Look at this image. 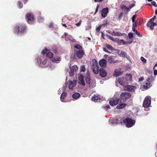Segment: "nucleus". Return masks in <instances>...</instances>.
I'll return each mask as SVG.
<instances>
[{
    "label": "nucleus",
    "mask_w": 157,
    "mask_h": 157,
    "mask_svg": "<svg viewBox=\"0 0 157 157\" xmlns=\"http://www.w3.org/2000/svg\"><path fill=\"white\" fill-rule=\"evenodd\" d=\"M26 30L27 27L24 24H19L15 26L14 28V33L17 34H24Z\"/></svg>",
    "instance_id": "1"
},
{
    "label": "nucleus",
    "mask_w": 157,
    "mask_h": 157,
    "mask_svg": "<svg viewBox=\"0 0 157 157\" xmlns=\"http://www.w3.org/2000/svg\"><path fill=\"white\" fill-rule=\"evenodd\" d=\"M85 55V53L83 50H75L71 57L73 59H77L82 58Z\"/></svg>",
    "instance_id": "2"
},
{
    "label": "nucleus",
    "mask_w": 157,
    "mask_h": 157,
    "mask_svg": "<svg viewBox=\"0 0 157 157\" xmlns=\"http://www.w3.org/2000/svg\"><path fill=\"white\" fill-rule=\"evenodd\" d=\"M115 122L117 124H121V125H125L128 127V117H120L115 119Z\"/></svg>",
    "instance_id": "3"
},
{
    "label": "nucleus",
    "mask_w": 157,
    "mask_h": 157,
    "mask_svg": "<svg viewBox=\"0 0 157 157\" xmlns=\"http://www.w3.org/2000/svg\"><path fill=\"white\" fill-rule=\"evenodd\" d=\"M119 83L125 87V90H128V80L126 78H122L118 79Z\"/></svg>",
    "instance_id": "4"
},
{
    "label": "nucleus",
    "mask_w": 157,
    "mask_h": 157,
    "mask_svg": "<svg viewBox=\"0 0 157 157\" xmlns=\"http://www.w3.org/2000/svg\"><path fill=\"white\" fill-rule=\"evenodd\" d=\"M151 103V98L150 96H147L143 102V106L145 108H148L150 106Z\"/></svg>",
    "instance_id": "5"
},
{
    "label": "nucleus",
    "mask_w": 157,
    "mask_h": 157,
    "mask_svg": "<svg viewBox=\"0 0 157 157\" xmlns=\"http://www.w3.org/2000/svg\"><path fill=\"white\" fill-rule=\"evenodd\" d=\"M120 99L118 98L113 97L110 99L109 103L111 106H114L120 102Z\"/></svg>",
    "instance_id": "6"
},
{
    "label": "nucleus",
    "mask_w": 157,
    "mask_h": 157,
    "mask_svg": "<svg viewBox=\"0 0 157 157\" xmlns=\"http://www.w3.org/2000/svg\"><path fill=\"white\" fill-rule=\"evenodd\" d=\"M147 81L148 82H147L146 83L145 85L142 86V87H141L143 90H147L150 88L152 86V84L150 83L151 82H152V81H151L150 78H148L147 79Z\"/></svg>",
    "instance_id": "7"
},
{
    "label": "nucleus",
    "mask_w": 157,
    "mask_h": 157,
    "mask_svg": "<svg viewBox=\"0 0 157 157\" xmlns=\"http://www.w3.org/2000/svg\"><path fill=\"white\" fill-rule=\"evenodd\" d=\"M25 19L27 22L29 24V21H33L34 19L33 14L31 13H27L25 16Z\"/></svg>",
    "instance_id": "8"
},
{
    "label": "nucleus",
    "mask_w": 157,
    "mask_h": 157,
    "mask_svg": "<svg viewBox=\"0 0 157 157\" xmlns=\"http://www.w3.org/2000/svg\"><path fill=\"white\" fill-rule=\"evenodd\" d=\"M92 69L94 73L96 74H98L99 71V66L97 62L93 63L92 67Z\"/></svg>",
    "instance_id": "9"
},
{
    "label": "nucleus",
    "mask_w": 157,
    "mask_h": 157,
    "mask_svg": "<svg viewBox=\"0 0 157 157\" xmlns=\"http://www.w3.org/2000/svg\"><path fill=\"white\" fill-rule=\"evenodd\" d=\"M128 98V93H122L120 95V102H125L127 100Z\"/></svg>",
    "instance_id": "10"
},
{
    "label": "nucleus",
    "mask_w": 157,
    "mask_h": 157,
    "mask_svg": "<svg viewBox=\"0 0 157 157\" xmlns=\"http://www.w3.org/2000/svg\"><path fill=\"white\" fill-rule=\"evenodd\" d=\"M78 79L79 80V83L81 85L84 86L86 84L84 80V76L82 74L79 75L78 76Z\"/></svg>",
    "instance_id": "11"
},
{
    "label": "nucleus",
    "mask_w": 157,
    "mask_h": 157,
    "mask_svg": "<svg viewBox=\"0 0 157 157\" xmlns=\"http://www.w3.org/2000/svg\"><path fill=\"white\" fill-rule=\"evenodd\" d=\"M109 12V9L108 7L103 8L101 11V16L104 18L106 17Z\"/></svg>",
    "instance_id": "12"
},
{
    "label": "nucleus",
    "mask_w": 157,
    "mask_h": 157,
    "mask_svg": "<svg viewBox=\"0 0 157 157\" xmlns=\"http://www.w3.org/2000/svg\"><path fill=\"white\" fill-rule=\"evenodd\" d=\"M157 25L156 22H153L152 21H148L147 24V26L149 27L151 30H152L155 25Z\"/></svg>",
    "instance_id": "13"
},
{
    "label": "nucleus",
    "mask_w": 157,
    "mask_h": 157,
    "mask_svg": "<svg viewBox=\"0 0 157 157\" xmlns=\"http://www.w3.org/2000/svg\"><path fill=\"white\" fill-rule=\"evenodd\" d=\"M135 120L130 118L128 117V128L133 126L135 124Z\"/></svg>",
    "instance_id": "14"
},
{
    "label": "nucleus",
    "mask_w": 157,
    "mask_h": 157,
    "mask_svg": "<svg viewBox=\"0 0 157 157\" xmlns=\"http://www.w3.org/2000/svg\"><path fill=\"white\" fill-rule=\"evenodd\" d=\"M99 74L101 77H105L107 75V73L105 69L100 68L99 70Z\"/></svg>",
    "instance_id": "15"
},
{
    "label": "nucleus",
    "mask_w": 157,
    "mask_h": 157,
    "mask_svg": "<svg viewBox=\"0 0 157 157\" xmlns=\"http://www.w3.org/2000/svg\"><path fill=\"white\" fill-rule=\"evenodd\" d=\"M85 78L86 82L88 84H90V74L88 71L86 72V75Z\"/></svg>",
    "instance_id": "16"
},
{
    "label": "nucleus",
    "mask_w": 157,
    "mask_h": 157,
    "mask_svg": "<svg viewBox=\"0 0 157 157\" xmlns=\"http://www.w3.org/2000/svg\"><path fill=\"white\" fill-rule=\"evenodd\" d=\"M107 62L104 59H102L99 62V64L101 67H104L106 65Z\"/></svg>",
    "instance_id": "17"
},
{
    "label": "nucleus",
    "mask_w": 157,
    "mask_h": 157,
    "mask_svg": "<svg viewBox=\"0 0 157 157\" xmlns=\"http://www.w3.org/2000/svg\"><path fill=\"white\" fill-rule=\"evenodd\" d=\"M137 15L136 14H135L133 16L132 18V27H136L137 26L136 23V22L135 20L136 17Z\"/></svg>",
    "instance_id": "18"
},
{
    "label": "nucleus",
    "mask_w": 157,
    "mask_h": 157,
    "mask_svg": "<svg viewBox=\"0 0 157 157\" xmlns=\"http://www.w3.org/2000/svg\"><path fill=\"white\" fill-rule=\"evenodd\" d=\"M52 61L55 63H58L61 61L60 58L58 56H55L52 58Z\"/></svg>",
    "instance_id": "19"
},
{
    "label": "nucleus",
    "mask_w": 157,
    "mask_h": 157,
    "mask_svg": "<svg viewBox=\"0 0 157 157\" xmlns=\"http://www.w3.org/2000/svg\"><path fill=\"white\" fill-rule=\"evenodd\" d=\"M117 53L120 56L122 57H126L127 54L126 53L123 51H121V52L119 50H118L117 51Z\"/></svg>",
    "instance_id": "20"
},
{
    "label": "nucleus",
    "mask_w": 157,
    "mask_h": 157,
    "mask_svg": "<svg viewBox=\"0 0 157 157\" xmlns=\"http://www.w3.org/2000/svg\"><path fill=\"white\" fill-rule=\"evenodd\" d=\"M121 69L115 70L114 71V75L115 76L117 77L122 74V73L121 71Z\"/></svg>",
    "instance_id": "21"
},
{
    "label": "nucleus",
    "mask_w": 157,
    "mask_h": 157,
    "mask_svg": "<svg viewBox=\"0 0 157 157\" xmlns=\"http://www.w3.org/2000/svg\"><path fill=\"white\" fill-rule=\"evenodd\" d=\"M75 84L71 81L68 82V87L70 89H72L75 86Z\"/></svg>",
    "instance_id": "22"
},
{
    "label": "nucleus",
    "mask_w": 157,
    "mask_h": 157,
    "mask_svg": "<svg viewBox=\"0 0 157 157\" xmlns=\"http://www.w3.org/2000/svg\"><path fill=\"white\" fill-rule=\"evenodd\" d=\"M100 99V96L98 94H95L92 97V99L94 101L99 100Z\"/></svg>",
    "instance_id": "23"
},
{
    "label": "nucleus",
    "mask_w": 157,
    "mask_h": 157,
    "mask_svg": "<svg viewBox=\"0 0 157 157\" xmlns=\"http://www.w3.org/2000/svg\"><path fill=\"white\" fill-rule=\"evenodd\" d=\"M67 94L66 92H63V93L61 95L60 98V100L63 102H64V99L66 98L67 96Z\"/></svg>",
    "instance_id": "24"
},
{
    "label": "nucleus",
    "mask_w": 157,
    "mask_h": 157,
    "mask_svg": "<svg viewBox=\"0 0 157 157\" xmlns=\"http://www.w3.org/2000/svg\"><path fill=\"white\" fill-rule=\"evenodd\" d=\"M126 104L124 103H122L118 104L116 107L117 109H122L125 107Z\"/></svg>",
    "instance_id": "25"
},
{
    "label": "nucleus",
    "mask_w": 157,
    "mask_h": 157,
    "mask_svg": "<svg viewBox=\"0 0 157 157\" xmlns=\"http://www.w3.org/2000/svg\"><path fill=\"white\" fill-rule=\"evenodd\" d=\"M81 95L79 93H75L72 95V97L74 99H77L79 98Z\"/></svg>",
    "instance_id": "26"
},
{
    "label": "nucleus",
    "mask_w": 157,
    "mask_h": 157,
    "mask_svg": "<svg viewBox=\"0 0 157 157\" xmlns=\"http://www.w3.org/2000/svg\"><path fill=\"white\" fill-rule=\"evenodd\" d=\"M136 89V87L133 86L128 85V91L134 92Z\"/></svg>",
    "instance_id": "27"
},
{
    "label": "nucleus",
    "mask_w": 157,
    "mask_h": 157,
    "mask_svg": "<svg viewBox=\"0 0 157 157\" xmlns=\"http://www.w3.org/2000/svg\"><path fill=\"white\" fill-rule=\"evenodd\" d=\"M136 27H132V30L135 33L136 35L140 37H142V36L140 34V33L138 32L135 29Z\"/></svg>",
    "instance_id": "28"
},
{
    "label": "nucleus",
    "mask_w": 157,
    "mask_h": 157,
    "mask_svg": "<svg viewBox=\"0 0 157 157\" xmlns=\"http://www.w3.org/2000/svg\"><path fill=\"white\" fill-rule=\"evenodd\" d=\"M132 2V3L130 4L129 6L128 7V12L131 9L135 6V2L134 1H133Z\"/></svg>",
    "instance_id": "29"
},
{
    "label": "nucleus",
    "mask_w": 157,
    "mask_h": 157,
    "mask_svg": "<svg viewBox=\"0 0 157 157\" xmlns=\"http://www.w3.org/2000/svg\"><path fill=\"white\" fill-rule=\"evenodd\" d=\"M53 54L52 53L48 52L46 54V57L49 58H51L53 56Z\"/></svg>",
    "instance_id": "30"
},
{
    "label": "nucleus",
    "mask_w": 157,
    "mask_h": 157,
    "mask_svg": "<svg viewBox=\"0 0 157 157\" xmlns=\"http://www.w3.org/2000/svg\"><path fill=\"white\" fill-rule=\"evenodd\" d=\"M106 46L107 47V48L109 50H114L115 49L111 45L108 44H106Z\"/></svg>",
    "instance_id": "31"
},
{
    "label": "nucleus",
    "mask_w": 157,
    "mask_h": 157,
    "mask_svg": "<svg viewBox=\"0 0 157 157\" xmlns=\"http://www.w3.org/2000/svg\"><path fill=\"white\" fill-rule=\"evenodd\" d=\"M122 10L124 12V13L128 12V7L125 5H123L121 7Z\"/></svg>",
    "instance_id": "32"
},
{
    "label": "nucleus",
    "mask_w": 157,
    "mask_h": 157,
    "mask_svg": "<svg viewBox=\"0 0 157 157\" xmlns=\"http://www.w3.org/2000/svg\"><path fill=\"white\" fill-rule=\"evenodd\" d=\"M118 43L120 45H124L126 43L123 40H119L118 41Z\"/></svg>",
    "instance_id": "33"
},
{
    "label": "nucleus",
    "mask_w": 157,
    "mask_h": 157,
    "mask_svg": "<svg viewBox=\"0 0 157 157\" xmlns=\"http://www.w3.org/2000/svg\"><path fill=\"white\" fill-rule=\"evenodd\" d=\"M74 47L75 48L79 50H82V47L78 44H75L74 46Z\"/></svg>",
    "instance_id": "34"
},
{
    "label": "nucleus",
    "mask_w": 157,
    "mask_h": 157,
    "mask_svg": "<svg viewBox=\"0 0 157 157\" xmlns=\"http://www.w3.org/2000/svg\"><path fill=\"white\" fill-rule=\"evenodd\" d=\"M78 68L76 65H75L72 67L71 69V70L74 72L76 71L78 69Z\"/></svg>",
    "instance_id": "35"
},
{
    "label": "nucleus",
    "mask_w": 157,
    "mask_h": 157,
    "mask_svg": "<svg viewBox=\"0 0 157 157\" xmlns=\"http://www.w3.org/2000/svg\"><path fill=\"white\" fill-rule=\"evenodd\" d=\"M138 112L137 109L136 108H135L133 109L132 111H129V114H130L132 112L134 113V114H137V113Z\"/></svg>",
    "instance_id": "36"
},
{
    "label": "nucleus",
    "mask_w": 157,
    "mask_h": 157,
    "mask_svg": "<svg viewBox=\"0 0 157 157\" xmlns=\"http://www.w3.org/2000/svg\"><path fill=\"white\" fill-rule=\"evenodd\" d=\"M107 25V23H105V24H102V25H100L96 29V30L98 32H99L100 30V29H101V26L102 25Z\"/></svg>",
    "instance_id": "37"
},
{
    "label": "nucleus",
    "mask_w": 157,
    "mask_h": 157,
    "mask_svg": "<svg viewBox=\"0 0 157 157\" xmlns=\"http://www.w3.org/2000/svg\"><path fill=\"white\" fill-rule=\"evenodd\" d=\"M126 34L124 33H122L119 32H116V36H121Z\"/></svg>",
    "instance_id": "38"
},
{
    "label": "nucleus",
    "mask_w": 157,
    "mask_h": 157,
    "mask_svg": "<svg viewBox=\"0 0 157 157\" xmlns=\"http://www.w3.org/2000/svg\"><path fill=\"white\" fill-rule=\"evenodd\" d=\"M49 51L47 48H45L42 51L41 53L42 54H45L46 53L48 52V51Z\"/></svg>",
    "instance_id": "39"
},
{
    "label": "nucleus",
    "mask_w": 157,
    "mask_h": 157,
    "mask_svg": "<svg viewBox=\"0 0 157 157\" xmlns=\"http://www.w3.org/2000/svg\"><path fill=\"white\" fill-rule=\"evenodd\" d=\"M128 38L134 39L133 38V34L132 33H128Z\"/></svg>",
    "instance_id": "40"
},
{
    "label": "nucleus",
    "mask_w": 157,
    "mask_h": 157,
    "mask_svg": "<svg viewBox=\"0 0 157 157\" xmlns=\"http://www.w3.org/2000/svg\"><path fill=\"white\" fill-rule=\"evenodd\" d=\"M86 70V68L85 65H83L82 66L81 68L80 69V72H84Z\"/></svg>",
    "instance_id": "41"
},
{
    "label": "nucleus",
    "mask_w": 157,
    "mask_h": 157,
    "mask_svg": "<svg viewBox=\"0 0 157 157\" xmlns=\"http://www.w3.org/2000/svg\"><path fill=\"white\" fill-rule=\"evenodd\" d=\"M18 4L20 8H21L23 7V4L20 1L18 2Z\"/></svg>",
    "instance_id": "42"
},
{
    "label": "nucleus",
    "mask_w": 157,
    "mask_h": 157,
    "mask_svg": "<svg viewBox=\"0 0 157 157\" xmlns=\"http://www.w3.org/2000/svg\"><path fill=\"white\" fill-rule=\"evenodd\" d=\"M74 71H72L71 70L69 72V75L71 76H73L75 74Z\"/></svg>",
    "instance_id": "43"
},
{
    "label": "nucleus",
    "mask_w": 157,
    "mask_h": 157,
    "mask_svg": "<svg viewBox=\"0 0 157 157\" xmlns=\"http://www.w3.org/2000/svg\"><path fill=\"white\" fill-rule=\"evenodd\" d=\"M36 60H37V62L38 63H40V64L41 63V61L42 60L41 58H40V57H38L37 59Z\"/></svg>",
    "instance_id": "44"
},
{
    "label": "nucleus",
    "mask_w": 157,
    "mask_h": 157,
    "mask_svg": "<svg viewBox=\"0 0 157 157\" xmlns=\"http://www.w3.org/2000/svg\"><path fill=\"white\" fill-rule=\"evenodd\" d=\"M141 61L144 63H146L147 62L146 59H145L143 57H141L140 58Z\"/></svg>",
    "instance_id": "45"
},
{
    "label": "nucleus",
    "mask_w": 157,
    "mask_h": 157,
    "mask_svg": "<svg viewBox=\"0 0 157 157\" xmlns=\"http://www.w3.org/2000/svg\"><path fill=\"white\" fill-rule=\"evenodd\" d=\"M134 39L128 38V44H131L134 40Z\"/></svg>",
    "instance_id": "46"
},
{
    "label": "nucleus",
    "mask_w": 157,
    "mask_h": 157,
    "mask_svg": "<svg viewBox=\"0 0 157 157\" xmlns=\"http://www.w3.org/2000/svg\"><path fill=\"white\" fill-rule=\"evenodd\" d=\"M132 78V76L130 74H128V81H131Z\"/></svg>",
    "instance_id": "47"
},
{
    "label": "nucleus",
    "mask_w": 157,
    "mask_h": 157,
    "mask_svg": "<svg viewBox=\"0 0 157 157\" xmlns=\"http://www.w3.org/2000/svg\"><path fill=\"white\" fill-rule=\"evenodd\" d=\"M151 4L155 7H157V5L155 1H152L151 2Z\"/></svg>",
    "instance_id": "48"
},
{
    "label": "nucleus",
    "mask_w": 157,
    "mask_h": 157,
    "mask_svg": "<svg viewBox=\"0 0 157 157\" xmlns=\"http://www.w3.org/2000/svg\"><path fill=\"white\" fill-rule=\"evenodd\" d=\"M47 61V60L46 59H44L43 61L42 62H41V63L43 64V65H45L46 64Z\"/></svg>",
    "instance_id": "49"
},
{
    "label": "nucleus",
    "mask_w": 157,
    "mask_h": 157,
    "mask_svg": "<svg viewBox=\"0 0 157 157\" xmlns=\"http://www.w3.org/2000/svg\"><path fill=\"white\" fill-rule=\"evenodd\" d=\"M156 16H154V17L150 19L149 20V21L153 22V21L156 19Z\"/></svg>",
    "instance_id": "50"
},
{
    "label": "nucleus",
    "mask_w": 157,
    "mask_h": 157,
    "mask_svg": "<svg viewBox=\"0 0 157 157\" xmlns=\"http://www.w3.org/2000/svg\"><path fill=\"white\" fill-rule=\"evenodd\" d=\"M82 22L81 20H80L79 22L78 23L75 24V25L77 26H79L81 25Z\"/></svg>",
    "instance_id": "51"
},
{
    "label": "nucleus",
    "mask_w": 157,
    "mask_h": 157,
    "mask_svg": "<svg viewBox=\"0 0 157 157\" xmlns=\"http://www.w3.org/2000/svg\"><path fill=\"white\" fill-rule=\"evenodd\" d=\"M103 51L109 54L110 53V52L108 51L105 48L103 47Z\"/></svg>",
    "instance_id": "52"
},
{
    "label": "nucleus",
    "mask_w": 157,
    "mask_h": 157,
    "mask_svg": "<svg viewBox=\"0 0 157 157\" xmlns=\"http://www.w3.org/2000/svg\"><path fill=\"white\" fill-rule=\"evenodd\" d=\"M153 70H154V75H157V70H155V68H153Z\"/></svg>",
    "instance_id": "53"
},
{
    "label": "nucleus",
    "mask_w": 157,
    "mask_h": 157,
    "mask_svg": "<svg viewBox=\"0 0 157 157\" xmlns=\"http://www.w3.org/2000/svg\"><path fill=\"white\" fill-rule=\"evenodd\" d=\"M123 15V12H122L120 13L119 15V16L118 17L119 19H121V18L122 17Z\"/></svg>",
    "instance_id": "54"
},
{
    "label": "nucleus",
    "mask_w": 157,
    "mask_h": 157,
    "mask_svg": "<svg viewBox=\"0 0 157 157\" xmlns=\"http://www.w3.org/2000/svg\"><path fill=\"white\" fill-rule=\"evenodd\" d=\"M99 7V5H98L97 6L96 8V9L95 12V13H94V14L98 12Z\"/></svg>",
    "instance_id": "55"
},
{
    "label": "nucleus",
    "mask_w": 157,
    "mask_h": 157,
    "mask_svg": "<svg viewBox=\"0 0 157 157\" xmlns=\"http://www.w3.org/2000/svg\"><path fill=\"white\" fill-rule=\"evenodd\" d=\"M109 33H111V34L113 36H116V31H113L112 33L110 32H109Z\"/></svg>",
    "instance_id": "56"
},
{
    "label": "nucleus",
    "mask_w": 157,
    "mask_h": 157,
    "mask_svg": "<svg viewBox=\"0 0 157 157\" xmlns=\"http://www.w3.org/2000/svg\"><path fill=\"white\" fill-rule=\"evenodd\" d=\"M144 80V78L143 77H141L140 78H139V82L142 81Z\"/></svg>",
    "instance_id": "57"
},
{
    "label": "nucleus",
    "mask_w": 157,
    "mask_h": 157,
    "mask_svg": "<svg viewBox=\"0 0 157 157\" xmlns=\"http://www.w3.org/2000/svg\"><path fill=\"white\" fill-rule=\"evenodd\" d=\"M105 108L106 109H110V106L109 105H106L105 107Z\"/></svg>",
    "instance_id": "58"
},
{
    "label": "nucleus",
    "mask_w": 157,
    "mask_h": 157,
    "mask_svg": "<svg viewBox=\"0 0 157 157\" xmlns=\"http://www.w3.org/2000/svg\"><path fill=\"white\" fill-rule=\"evenodd\" d=\"M49 27L50 28H52L53 27V25L52 24H49Z\"/></svg>",
    "instance_id": "59"
},
{
    "label": "nucleus",
    "mask_w": 157,
    "mask_h": 157,
    "mask_svg": "<svg viewBox=\"0 0 157 157\" xmlns=\"http://www.w3.org/2000/svg\"><path fill=\"white\" fill-rule=\"evenodd\" d=\"M109 58H110V59L109 60H111V61H110L111 63H115V62H114L112 60L113 58H112L109 57Z\"/></svg>",
    "instance_id": "60"
},
{
    "label": "nucleus",
    "mask_w": 157,
    "mask_h": 157,
    "mask_svg": "<svg viewBox=\"0 0 157 157\" xmlns=\"http://www.w3.org/2000/svg\"><path fill=\"white\" fill-rule=\"evenodd\" d=\"M103 0H94V1L95 2H102Z\"/></svg>",
    "instance_id": "61"
},
{
    "label": "nucleus",
    "mask_w": 157,
    "mask_h": 157,
    "mask_svg": "<svg viewBox=\"0 0 157 157\" xmlns=\"http://www.w3.org/2000/svg\"><path fill=\"white\" fill-rule=\"evenodd\" d=\"M22 0L23 1L24 3L25 4L26 2H27L28 1V0Z\"/></svg>",
    "instance_id": "62"
},
{
    "label": "nucleus",
    "mask_w": 157,
    "mask_h": 157,
    "mask_svg": "<svg viewBox=\"0 0 157 157\" xmlns=\"http://www.w3.org/2000/svg\"><path fill=\"white\" fill-rule=\"evenodd\" d=\"M62 25L65 28H66L67 27L66 25L65 24H62Z\"/></svg>",
    "instance_id": "63"
},
{
    "label": "nucleus",
    "mask_w": 157,
    "mask_h": 157,
    "mask_svg": "<svg viewBox=\"0 0 157 157\" xmlns=\"http://www.w3.org/2000/svg\"><path fill=\"white\" fill-rule=\"evenodd\" d=\"M64 35L65 37L67 36H68V33H65L64 34Z\"/></svg>",
    "instance_id": "64"
}]
</instances>
